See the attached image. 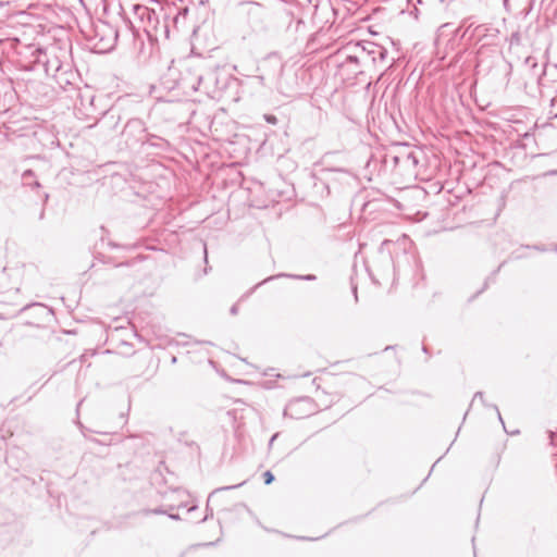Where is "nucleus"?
Here are the masks:
<instances>
[{"label": "nucleus", "mask_w": 557, "mask_h": 557, "mask_svg": "<svg viewBox=\"0 0 557 557\" xmlns=\"http://www.w3.org/2000/svg\"><path fill=\"white\" fill-rule=\"evenodd\" d=\"M133 12L135 21L138 24V28H141L148 37H157L160 25L157 12L144 4H135L133 7Z\"/></svg>", "instance_id": "1"}, {"label": "nucleus", "mask_w": 557, "mask_h": 557, "mask_svg": "<svg viewBox=\"0 0 557 557\" xmlns=\"http://www.w3.org/2000/svg\"><path fill=\"white\" fill-rule=\"evenodd\" d=\"M47 75L55 78L60 86L71 84L74 72L69 62H63L58 55H52L42 61Z\"/></svg>", "instance_id": "2"}, {"label": "nucleus", "mask_w": 557, "mask_h": 557, "mask_svg": "<svg viewBox=\"0 0 557 557\" xmlns=\"http://www.w3.org/2000/svg\"><path fill=\"white\" fill-rule=\"evenodd\" d=\"M351 49L360 52L359 59H363V65L375 64L385 60L387 51L380 45L371 41L356 42Z\"/></svg>", "instance_id": "3"}, {"label": "nucleus", "mask_w": 557, "mask_h": 557, "mask_svg": "<svg viewBox=\"0 0 557 557\" xmlns=\"http://www.w3.org/2000/svg\"><path fill=\"white\" fill-rule=\"evenodd\" d=\"M122 136L125 138V143L129 147H133L136 144L144 145L148 141L146 126L140 119L128 120L122 131Z\"/></svg>", "instance_id": "4"}, {"label": "nucleus", "mask_w": 557, "mask_h": 557, "mask_svg": "<svg viewBox=\"0 0 557 557\" xmlns=\"http://www.w3.org/2000/svg\"><path fill=\"white\" fill-rule=\"evenodd\" d=\"M314 411L315 406L310 397H299L286 405L284 416L292 419H302L311 416Z\"/></svg>", "instance_id": "5"}, {"label": "nucleus", "mask_w": 557, "mask_h": 557, "mask_svg": "<svg viewBox=\"0 0 557 557\" xmlns=\"http://www.w3.org/2000/svg\"><path fill=\"white\" fill-rule=\"evenodd\" d=\"M202 79L203 75L199 64H193L186 67V71L181 78V85L184 88H189L194 91H197L201 86Z\"/></svg>", "instance_id": "6"}, {"label": "nucleus", "mask_w": 557, "mask_h": 557, "mask_svg": "<svg viewBox=\"0 0 557 557\" xmlns=\"http://www.w3.org/2000/svg\"><path fill=\"white\" fill-rule=\"evenodd\" d=\"M333 157H334L333 152H327L322 157L321 163L324 165V168L322 169V173H324L326 175L338 174L342 180L350 178L351 173L347 169H345L343 166H339V168L331 166V163H332L331 159Z\"/></svg>", "instance_id": "7"}, {"label": "nucleus", "mask_w": 557, "mask_h": 557, "mask_svg": "<svg viewBox=\"0 0 557 557\" xmlns=\"http://www.w3.org/2000/svg\"><path fill=\"white\" fill-rule=\"evenodd\" d=\"M120 123V115L114 110L107 111L97 125L104 131L115 132Z\"/></svg>", "instance_id": "8"}, {"label": "nucleus", "mask_w": 557, "mask_h": 557, "mask_svg": "<svg viewBox=\"0 0 557 557\" xmlns=\"http://www.w3.org/2000/svg\"><path fill=\"white\" fill-rule=\"evenodd\" d=\"M504 7L516 13H527L531 8V0H504Z\"/></svg>", "instance_id": "9"}, {"label": "nucleus", "mask_w": 557, "mask_h": 557, "mask_svg": "<svg viewBox=\"0 0 557 557\" xmlns=\"http://www.w3.org/2000/svg\"><path fill=\"white\" fill-rule=\"evenodd\" d=\"M400 160L403 161V168L407 170L416 168L419 163V158L408 147L400 150Z\"/></svg>", "instance_id": "10"}, {"label": "nucleus", "mask_w": 557, "mask_h": 557, "mask_svg": "<svg viewBox=\"0 0 557 557\" xmlns=\"http://www.w3.org/2000/svg\"><path fill=\"white\" fill-rule=\"evenodd\" d=\"M242 485H243V483H239V484H235V485L218 487L214 491H212L211 494L208 497L207 507H206V516L202 519H200L199 522H205L206 520H208L209 518H211L213 516V510L209 507V503L211 500V497L214 494H216V493H219L221 491L234 490V488H237V487H239Z\"/></svg>", "instance_id": "11"}, {"label": "nucleus", "mask_w": 557, "mask_h": 557, "mask_svg": "<svg viewBox=\"0 0 557 557\" xmlns=\"http://www.w3.org/2000/svg\"><path fill=\"white\" fill-rule=\"evenodd\" d=\"M24 185L32 187H40V184L37 180H35V173L32 170H26L23 175Z\"/></svg>", "instance_id": "12"}, {"label": "nucleus", "mask_w": 557, "mask_h": 557, "mask_svg": "<svg viewBox=\"0 0 557 557\" xmlns=\"http://www.w3.org/2000/svg\"><path fill=\"white\" fill-rule=\"evenodd\" d=\"M280 276H286V277H290V278H295V280H305V281H314L315 280V275H313V274H307V275L278 274V275H276V277H280ZM273 278H275V276H270V277L265 278L263 282H268Z\"/></svg>", "instance_id": "13"}, {"label": "nucleus", "mask_w": 557, "mask_h": 557, "mask_svg": "<svg viewBox=\"0 0 557 557\" xmlns=\"http://www.w3.org/2000/svg\"><path fill=\"white\" fill-rule=\"evenodd\" d=\"M352 50H354V53L348 54L346 57V62L356 63V64H363V59L357 58V57L360 55V52H358L356 49H352Z\"/></svg>", "instance_id": "14"}, {"label": "nucleus", "mask_w": 557, "mask_h": 557, "mask_svg": "<svg viewBox=\"0 0 557 557\" xmlns=\"http://www.w3.org/2000/svg\"><path fill=\"white\" fill-rule=\"evenodd\" d=\"M174 507L171 506L169 508V510H173ZM145 515H149V513H153V515H166L168 513V509H163V508H154L152 510H144L143 511Z\"/></svg>", "instance_id": "15"}, {"label": "nucleus", "mask_w": 557, "mask_h": 557, "mask_svg": "<svg viewBox=\"0 0 557 557\" xmlns=\"http://www.w3.org/2000/svg\"><path fill=\"white\" fill-rule=\"evenodd\" d=\"M5 277H7L5 268L0 265V289L1 290L7 288Z\"/></svg>", "instance_id": "16"}, {"label": "nucleus", "mask_w": 557, "mask_h": 557, "mask_svg": "<svg viewBox=\"0 0 557 557\" xmlns=\"http://www.w3.org/2000/svg\"><path fill=\"white\" fill-rule=\"evenodd\" d=\"M391 158L394 166H403V161L400 160V150L398 153L391 156Z\"/></svg>", "instance_id": "17"}, {"label": "nucleus", "mask_w": 557, "mask_h": 557, "mask_svg": "<svg viewBox=\"0 0 557 557\" xmlns=\"http://www.w3.org/2000/svg\"><path fill=\"white\" fill-rule=\"evenodd\" d=\"M263 478H264V483L267 485L271 484L274 481V475L272 474L271 471H265L263 473Z\"/></svg>", "instance_id": "18"}, {"label": "nucleus", "mask_w": 557, "mask_h": 557, "mask_svg": "<svg viewBox=\"0 0 557 557\" xmlns=\"http://www.w3.org/2000/svg\"><path fill=\"white\" fill-rule=\"evenodd\" d=\"M264 120L269 123V124H273L275 125L277 123V117L273 114H265L264 115Z\"/></svg>", "instance_id": "19"}, {"label": "nucleus", "mask_w": 557, "mask_h": 557, "mask_svg": "<svg viewBox=\"0 0 557 557\" xmlns=\"http://www.w3.org/2000/svg\"><path fill=\"white\" fill-rule=\"evenodd\" d=\"M475 399H480L484 404V394L482 392H476L473 396V401Z\"/></svg>", "instance_id": "20"}, {"label": "nucleus", "mask_w": 557, "mask_h": 557, "mask_svg": "<svg viewBox=\"0 0 557 557\" xmlns=\"http://www.w3.org/2000/svg\"><path fill=\"white\" fill-rule=\"evenodd\" d=\"M166 515H168V516H169V518H170V519H172V520H180V519H181L180 515H177V513H172V512H170V510H168V513H166Z\"/></svg>", "instance_id": "21"}, {"label": "nucleus", "mask_w": 557, "mask_h": 557, "mask_svg": "<svg viewBox=\"0 0 557 557\" xmlns=\"http://www.w3.org/2000/svg\"><path fill=\"white\" fill-rule=\"evenodd\" d=\"M230 312H231V314H233V315L237 314V312H238V306H237V305H233V306L231 307Z\"/></svg>", "instance_id": "22"}, {"label": "nucleus", "mask_w": 557, "mask_h": 557, "mask_svg": "<svg viewBox=\"0 0 557 557\" xmlns=\"http://www.w3.org/2000/svg\"><path fill=\"white\" fill-rule=\"evenodd\" d=\"M492 407H493V409L497 412L498 419H499V421L502 422V424L504 425V421H503V418H502L500 412H499V410H498V407H497V406H495V405H493Z\"/></svg>", "instance_id": "23"}, {"label": "nucleus", "mask_w": 557, "mask_h": 557, "mask_svg": "<svg viewBox=\"0 0 557 557\" xmlns=\"http://www.w3.org/2000/svg\"><path fill=\"white\" fill-rule=\"evenodd\" d=\"M527 248H531V246H527ZM532 249L539 250V251H546L545 247L541 246H532Z\"/></svg>", "instance_id": "24"}, {"label": "nucleus", "mask_w": 557, "mask_h": 557, "mask_svg": "<svg viewBox=\"0 0 557 557\" xmlns=\"http://www.w3.org/2000/svg\"><path fill=\"white\" fill-rule=\"evenodd\" d=\"M483 30H485V27H484L483 25H480V26L475 27V29H474V32H475V33H478L479 35H480Z\"/></svg>", "instance_id": "25"}, {"label": "nucleus", "mask_w": 557, "mask_h": 557, "mask_svg": "<svg viewBox=\"0 0 557 557\" xmlns=\"http://www.w3.org/2000/svg\"><path fill=\"white\" fill-rule=\"evenodd\" d=\"M277 436H278V434H277V433H275V434L270 438L269 446H271V445L274 443V441L276 440V437H277Z\"/></svg>", "instance_id": "26"}, {"label": "nucleus", "mask_w": 557, "mask_h": 557, "mask_svg": "<svg viewBox=\"0 0 557 557\" xmlns=\"http://www.w3.org/2000/svg\"><path fill=\"white\" fill-rule=\"evenodd\" d=\"M196 509H197V505H193V506H190V507L188 508V510H187V511H188V512H191V511H194V510H196Z\"/></svg>", "instance_id": "27"}, {"label": "nucleus", "mask_w": 557, "mask_h": 557, "mask_svg": "<svg viewBox=\"0 0 557 557\" xmlns=\"http://www.w3.org/2000/svg\"><path fill=\"white\" fill-rule=\"evenodd\" d=\"M188 13V9L184 8L178 14L186 15Z\"/></svg>", "instance_id": "28"}, {"label": "nucleus", "mask_w": 557, "mask_h": 557, "mask_svg": "<svg viewBox=\"0 0 557 557\" xmlns=\"http://www.w3.org/2000/svg\"><path fill=\"white\" fill-rule=\"evenodd\" d=\"M148 58H149L148 55H139V60H140V61H145V60H147Z\"/></svg>", "instance_id": "29"}, {"label": "nucleus", "mask_w": 557, "mask_h": 557, "mask_svg": "<svg viewBox=\"0 0 557 557\" xmlns=\"http://www.w3.org/2000/svg\"><path fill=\"white\" fill-rule=\"evenodd\" d=\"M352 292L355 294V298L357 299V286H352Z\"/></svg>", "instance_id": "30"}, {"label": "nucleus", "mask_w": 557, "mask_h": 557, "mask_svg": "<svg viewBox=\"0 0 557 557\" xmlns=\"http://www.w3.org/2000/svg\"><path fill=\"white\" fill-rule=\"evenodd\" d=\"M208 260V257H207V249L205 248V261L207 262Z\"/></svg>", "instance_id": "31"}, {"label": "nucleus", "mask_w": 557, "mask_h": 557, "mask_svg": "<svg viewBox=\"0 0 557 557\" xmlns=\"http://www.w3.org/2000/svg\"><path fill=\"white\" fill-rule=\"evenodd\" d=\"M164 33L168 34L169 33V29H168V26L164 25Z\"/></svg>", "instance_id": "32"}]
</instances>
